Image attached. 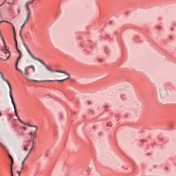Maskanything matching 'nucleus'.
Instances as JSON below:
<instances>
[{"label":"nucleus","mask_w":176,"mask_h":176,"mask_svg":"<svg viewBox=\"0 0 176 176\" xmlns=\"http://www.w3.org/2000/svg\"><path fill=\"white\" fill-rule=\"evenodd\" d=\"M0 145L1 146H3V148H5V144H3V143H2V138H0Z\"/></svg>","instance_id":"20"},{"label":"nucleus","mask_w":176,"mask_h":176,"mask_svg":"<svg viewBox=\"0 0 176 176\" xmlns=\"http://www.w3.org/2000/svg\"><path fill=\"white\" fill-rule=\"evenodd\" d=\"M15 42H16V49L17 52L19 53V56L17 58L16 63H15V68H16V71H19V72H22L21 69H19V67H17V65H19V61L20 58H21V51L20 50H19V47L17 46V40L15 39Z\"/></svg>","instance_id":"4"},{"label":"nucleus","mask_w":176,"mask_h":176,"mask_svg":"<svg viewBox=\"0 0 176 176\" xmlns=\"http://www.w3.org/2000/svg\"><path fill=\"white\" fill-rule=\"evenodd\" d=\"M11 25H12V27L13 33H14V35H16V29H14V25L13 24Z\"/></svg>","instance_id":"19"},{"label":"nucleus","mask_w":176,"mask_h":176,"mask_svg":"<svg viewBox=\"0 0 176 176\" xmlns=\"http://www.w3.org/2000/svg\"><path fill=\"white\" fill-rule=\"evenodd\" d=\"M2 23H3V21H0V24H2ZM0 35H2V34H1V32H0Z\"/></svg>","instance_id":"32"},{"label":"nucleus","mask_w":176,"mask_h":176,"mask_svg":"<svg viewBox=\"0 0 176 176\" xmlns=\"http://www.w3.org/2000/svg\"><path fill=\"white\" fill-rule=\"evenodd\" d=\"M10 173H11V176H13V170L12 168V166L10 167Z\"/></svg>","instance_id":"22"},{"label":"nucleus","mask_w":176,"mask_h":176,"mask_svg":"<svg viewBox=\"0 0 176 176\" xmlns=\"http://www.w3.org/2000/svg\"><path fill=\"white\" fill-rule=\"evenodd\" d=\"M9 116H10V118H12V117L13 116V115H12V114H9Z\"/></svg>","instance_id":"34"},{"label":"nucleus","mask_w":176,"mask_h":176,"mask_svg":"<svg viewBox=\"0 0 176 176\" xmlns=\"http://www.w3.org/2000/svg\"><path fill=\"white\" fill-rule=\"evenodd\" d=\"M107 126H109V127H112V124H111V123H107Z\"/></svg>","instance_id":"24"},{"label":"nucleus","mask_w":176,"mask_h":176,"mask_svg":"<svg viewBox=\"0 0 176 176\" xmlns=\"http://www.w3.org/2000/svg\"><path fill=\"white\" fill-rule=\"evenodd\" d=\"M15 42H16V49L17 52L19 53V56L17 58L16 63H15V68H16V71H19V72H22L21 69H19V67H17V65H19V61L20 58H21V51L20 50H19V47L17 46V40L15 39Z\"/></svg>","instance_id":"3"},{"label":"nucleus","mask_w":176,"mask_h":176,"mask_svg":"<svg viewBox=\"0 0 176 176\" xmlns=\"http://www.w3.org/2000/svg\"><path fill=\"white\" fill-rule=\"evenodd\" d=\"M32 134H34V133H33V132H30V133H29V135H32Z\"/></svg>","instance_id":"31"},{"label":"nucleus","mask_w":176,"mask_h":176,"mask_svg":"<svg viewBox=\"0 0 176 176\" xmlns=\"http://www.w3.org/2000/svg\"><path fill=\"white\" fill-rule=\"evenodd\" d=\"M27 23H28V21H24L23 24L21 25V30H20V35H21V31H23L24 27L25 26V24H27Z\"/></svg>","instance_id":"12"},{"label":"nucleus","mask_w":176,"mask_h":176,"mask_svg":"<svg viewBox=\"0 0 176 176\" xmlns=\"http://www.w3.org/2000/svg\"><path fill=\"white\" fill-rule=\"evenodd\" d=\"M8 157L11 160V167L13 169V164L14 163V161L13 160V157H12V155H10V154L8 155Z\"/></svg>","instance_id":"13"},{"label":"nucleus","mask_w":176,"mask_h":176,"mask_svg":"<svg viewBox=\"0 0 176 176\" xmlns=\"http://www.w3.org/2000/svg\"><path fill=\"white\" fill-rule=\"evenodd\" d=\"M15 42H16V49L17 52L19 53V56L17 58L16 63H15V68H16V71H19V72H22L21 69H19V67H17V65H19V61L20 58H21V51L20 50H19V47L17 46V40L15 39Z\"/></svg>","instance_id":"5"},{"label":"nucleus","mask_w":176,"mask_h":176,"mask_svg":"<svg viewBox=\"0 0 176 176\" xmlns=\"http://www.w3.org/2000/svg\"><path fill=\"white\" fill-rule=\"evenodd\" d=\"M21 10H20V8H18V14L20 15V13H21Z\"/></svg>","instance_id":"25"},{"label":"nucleus","mask_w":176,"mask_h":176,"mask_svg":"<svg viewBox=\"0 0 176 176\" xmlns=\"http://www.w3.org/2000/svg\"><path fill=\"white\" fill-rule=\"evenodd\" d=\"M21 170L23 171V170H24V166H21Z\"/></svg>","instance_id":"29"},{"label":"nucleus","mask_w":176,"mask_h":176,"mask_svg":"<svg viewBox=\"0 0 176 176\" xmlns=\"http://www.w3.org/2000/svg\"><path fill=\"white\" fill-rule=\"evenodd\" d=\"M30 16H31V10L26 11V19L25 20V21L28 22V20H30Z\"/></svg>","instance_id":"9"},{"label":"nucleus","mask_w":176,"mask_h":176,"mask_svg":"<svg viewBox=\"0 0 176 176\" xmlns=\"http://www.w3.org/2000/svg\"><path fill=\"white\" fill-rule=\"evenodd\" d=\"M41 64L37 63L35 69V66H28L23 72L24 75L32 82H39L38 79H44L43 82H64L67 79H69V77L63 78V76L56 74V72L59 74H65L67 75L68 73L61 71H55L46 65L42 60H38Z\"/></svg>","instance_id":"1"},{"label":"nucleus","mask_w":176,"mask_h":176,"mask_svg":"<svg viewBox=\"0 0 176 176\" xmlns=\"http://www.w3.org/2000/svg\"><path fill=\"white\" fill-rule=\"evenodd\" d=\"M26 50H27V52L28 53L29 56H30V57H32V58H34V54H32V52H31V51L30 50V49H28V47H26Z\"/></svg>","instance_id":"10"},{"label":"nucleus","mask_w":176,"mask_h":176,"mask_svg":"<svg viewBox=\"0 0 176 176\" xmlns=\"http://www.w3.org/2000/svg\"><path fill=\"white\" fill-rule=\"evenodd\" d=\"M8 56H9V55H8V54H6V56H7V57H8Z\"/></svg>","instance_id":"37"},{"label":"nucleus","mask_w":176,"mask_h":176,"mask_svg":"<svg viewBox=\"0 0 176 176\" xmlns=\"http://www.w3.org/2000/svg\"><path fill=\"white\" fill-rule=\"evenodd\" d=\"M3 23H6L7 24H10V25H13V23H12L11 22H9L8 21H3Z\"/></svg>","instance_id":"18"},{"label":"nucleus","mask_w":176,"mask_h":176,"mask_svg":"<svg viewBox=\"0 0 176 176\" xmlns=\"http://www.w3.org/2000/svg\"><path fill=\"white\" fill-rule=\"evenodd\" d=\"M23 151H28V145H24Z\"/></svg>","instance_id":"21"},{"label":"nucleus","mask_w":176,"mask_h":176,"mask_svg":"<svg viewBox=\"0 0 176 176\" xmlns=\"http://www.w3.org/2000/svg\"><path fill=\"white\" fill-rule=\"evenodd\" d=\"M24 8H25V9L26 11H30V10H31L30 9V5H28V4L26 3H25Z\"/></svg>","instance_id":"14"},{"label":"nucleus","mask_w":176,"mask_h":176,"mask_svg":"<svg viewBox=\"0 0 176 176\" xmlns=\"http://www.w3.org/2000/svg\"><path fill=\"white\" fill-rule=\"evenodd\" d=\"M60 119H63V113L59 114Z\"/></svg>","instance_id":"26"},{"label":"nucleus","mask_w":176,"mask_h":176,"mask_svg":"<svg viewBox=\"0 0 176 176\" xmlns=\"http://www.w3.org/2000/svg\"><path fill=\"white\" fill-rule=\"evenodd\" d=\"M4 4H5V3H3L1 5H0V8H1V6H3Z\"/></svg>","instance_id":"33"},{"label":"nucleus","mask_w":176,"mask_h":176,"mask_svg":"<svg viewBox=\"0 0 176 176\" xmlns=\"http://www.w3.org/2000/svg\"><path fill=\"white\" fill-rule=\"evenodd\" d=\"M25 3H27L28 5H32V3H34V0L28 1L25 2Z\"/></svg>","instance_id":"17"},{"label":"nucleus","mask_w":176,"mask_h":176,"mask_svg":"<svg viewBox=\"0 0 176 176\" xmlns=\"http://www.w3.org/2000/svg\"><path fill=\"white\" fill-rule=\"evenodd\" d=\"M36 132L33 133V136L35 137Z\"/></svg>","instance_id":"35"},{"label":"nucleus","mask_w":176,"mask_h":176,"mask_svg":"<svg viewBox=\"0 0 176 176\" xmlns=\"http://www.w3.org/2000/svg\"><path fill=\"white\" fill-rule=\"evenodd\" d=\"M87 104H88L89 105H90V104H91V102L87 101Z\"/></svg>","instance_id":"30"},{"label":"nucleus","mask_w":176,"mask_h":176,"mask_svg":"<svg viewBox=\"0 0 176 176\" xmlns=\"http://www.w3.org/2000/svg\"><path fill=\"white\" fill-rule=\"evenodd\" d=\"M32 149H34V144L32 145L29 152L26 155V157H30V155H31V152H32Z\"/></svg>","instance_id":"11"},{"label":"nucleus","mask_w":176,"mask_h":176,"mask_svg":"<svg viewBox=\"0 0 176 176\" xmlns=\"http://www.w3.org/2000/svg\"><path fill=\"white\" fill-rule=\"evenodd\" d=\"M19 175L20 176L21 175V171H17Z\"/></svg>","instance_id":"28"},{"label":"nucleus","mask_w":176,"mask_h":176,"mask_svg":"<svg viewBox=\"0 0 176 176\" xmlns=\"http://www.w3.org/2000/svg\"><path fill=\"white\" fill-rule=\"evenodd\" d=\"M27 125H28L29 127H34V128L36 129V132L38 131V126H36V125H32V124H27Z\"/></svg>","instance_id":"15"},{"label":"nucleus","mask_w":176,"mask_h":176,"mask_svg":"<svg viewBox=\"0 0 176 176\" xmlns=\"http://www.w3.org/2000/svg\"><path fill=\"white\" fill-rule=\"evenodd\" d=\"M7 85H8V87L10 89V97L11 98L12 104L14 107L15 116H16L17 120L20 122V123H22V124H25V122L22 121L20 118V116H19V113H17V109H16V103L14 102V98H13V95L12 94V86L10 85V83H9L8 81H7Z\"/></svg>","instance_id":"2"},{"label":"nucleus","mask_w":176,"mask_h":176,"mask_svg":"<svg viewBox=\"0 0 176 176\" xmlns=\"http://www.w3.org/2000/svg\"><path fill=\"white\" fill-rule=\"evenodd\" d=\"M5 49L2 50L3 53H4V54H8V56L6 57V58L5 59H1L2 61H9V60H10V57L12 56V53H10V51H9V47H8L6 45H5Z\"/></svg>","instance_id":"7"},{"label":"nucleus","mask_w":176,"mask_h":176,"mask_svg":"<svg viewBox=\"0 0 176 176\" xmlns=\"http://www.w3.org/2000/svg\"><path fill=\"white\" fill-rule=\"evenodd\" d=\"M27 159H28V157H25V158L23 160V161L21 162V166H24V164L25 163V160H27Z\"/></svg>","instance_id":"16"},{"label":"nucleus","mask_w":176,"mask_h":176,"mask_svg":"<svg viewBox=\"0 0 176 176\" xmlns=\"http://www.w3.org/2000/svg\"><path fill=\"white\" fill-rule=\"evenodd\" d=\"M1 116H2V113H0V118H1Z\"/></svg>","instance_id":"36"},{"label":"nucleus","mask_w":176,"mask_h":176,"mask_svg":"<svg viewBox=\"0 0 176 176\" xmlns=\"http://www.w3.org/2000/svg\"><path fill=\"white\" fill-rule=\"evenodd\" d=\"M28 142H29L28 144H25V145H28V146H30V145H31V142L30 141H28Z\"/></svg>","instance_id":"23"},{"label":"nucleus","mask_w":176,"mask_h":176,"mask_svg":"<svg viewBox=\"0 0 176 176\" xmlns=\"http://www.w3.org/2000/svg\"><path fill=\"white\" fill-rule=\"evenodd\" d=\"M21 129H23V130H27V127L25 126H22Z\"/></svg>","instance_id":"27"},{"label":"nucleus","mask_w":176,"mask_h":176,"mask_svg":"<svg viewBox=\"0 0 176 176\" xmlns=\"http://www.w3.org/2000/svg\"><path fill=\"white\" fill-rule=\"evenodd\" d=\"M160 94L162 98H166V97H168V93L167 92V89H166V88L160 89Z\"/></svg>","instance_id":"8"},{"label":"nucleus","mask_w":176,"mask_h":176,"mask_svg":"<svg viewBox=\"0 0 176 176\" xmlns=\"http://www.w3.org/2000/svg\"><path fill=\"white\" fill-rule=\"evenodd\" d=\"M15 42H16V49L17 52L19 53V56L17 58L16 63H15V68H16V71H19V72H22L21 69H19V67H17V65H19V61L20 58H21V51L20 50H19V47L17 46V40L15 39Z\"/></svg>","instance_id":"6"}]
</instances>
